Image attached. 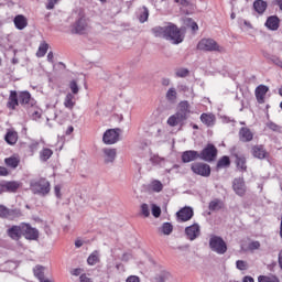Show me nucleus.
<instances>
[{
    "instance_id": "1",
    "label": "nucleus",
    "mask_w": 282,
    "mask_h": 282,
    "mask_svg": "<svg viewBox=\"0 0 282 282\" xmlns=\"http://www.w3.org/2000/svg\"><path fill=\"white\" fill-rule=\"evenodd\" d=\"M152 33L158 39L171 41L174 45H180V43L184 41L182 31L175 24H170L167 26H155L152 29Z\"/></svg>"
},
{
    "instance_id": "2",
    "label": "nucleus",
    "mask_w": 282,
    "mask_h": 282,
    "mask_svg": "<svg viewBox=\"0 0 282 282\" xmlns=\"http://www.w3.org/2000/svg\"><path fill=\"white\" fill-rule=\"evenodd\" d=\"M189 113L191 104H188V101H181L178 104V110L167 119L169 127H177V124H182V122L188 120Z\"/></svg>"
},
{
    "instance_id": "3",
    "label": "nucleus",
    "mask_w": 282,
    "mask_h": 282,
    "mask_svg": "<svg viewBox=\"0 0 282 282\" xmlns=\"http://www.w3.org/2000/svg\"><path fill=\"white\" fill-rule=\"evenodd\" d=\"M30 188L34 195H41L42 197L50 195V191H52L50 181H47V178L32 181L30 183Z\"/></svg>"
},
{
    "instance_id": "4",
    "label": "nucleus",
    "mask_w": 282,
    "mask_h": 282,
    "mask_svg": "<svg viewBox=\"0 0 282 282\" xmlns=\"http://www.w3.org/2000/svg\"><path fill=\"white\" fill-rule=\"evenodd\" d=\"M89 28V19L85 15V11H79L78 18L72 25V34H86Z\"/></svg>"
},
{
    "instance_id": "5",
    "label": "nucleus",
    "mask_w": 282,
    "mask_h": 282,
    "mask_svg": "<svg viewBox=\"0 0 282 282\" xmlns=\"http://www.w3.org/2000/svg\"><path fill=\"white\" fill-rule=\"evenodd\" d=\"M217 153L219 151L217 150V147L213 143H208L202 151L198 153L199 160H203V162H215L217 160Z\"/></svg>"
},
{
    "instance_id": "6",
    "label": "nucleus",
    "mask_w": 282,
    "mask_h": 282,
    "mask_svg": "<svg viewBox=\"0 0 282 282\" xmlns=\"http://www.w3.org/2000/svg\"><path fill=\"white\" fill-rule=\"evenodd\" d=\"M197 50L203 52H224V47L219 46L213 39H203L197 44Z\"/></svg>"
},
{
    "instance_id": "7",
    "label": "nucleus",
    "mask_w": 282,
    "mask_h": 282,
    "mask_svg": "<svg viewBox=\"0 0 282 282\" xmlns=\"http://www.w3.org/2000/svg\"><path fill=\"white\" fill-rule=\"evenodd\" d=\"M191 171L194 175H199L200 177H210L212 169L208 163L194 162L191 164Z\"/></svg>"
},
{
    "instance_id": "8",
    "label": "nucleus",
    "mask_w": 282,
    "mask_h": 282,
    "mask_svg": "<svg viewBox=\"0 0 282 282\" xmlns=\"http://www.w3.org/2000/svg\"><path fill=\"white\" fill-rule=\"evenodd\" d=\"M22 237L28 239V241H39V229L32 227V225L28 223H22Z\"/></svg>"
},
{
    "instance_id": "9",
    "label": "nucleus",
    "mask_w": 282,
    "mask_h": 282,
    "mask_svg": "<svg viewBox=\"0 0 282 282\" xmlns=\"http://www.w3.org/2000/svg\"><path fill=\"white\" fill-rule=\"evenodd\" d=\"M120 129H108L102 137L104 144H116L120 140Z\"/></svg>"
},
{
    "instance_id": "10",
    "label": "nucleus",
    "mask_w": 282,
    "mask_h": 282,
    "mask_svg": "<svg viewBox=\"0 0 282 282\" xmlns=\"http://www.w3.org/2000/svg\"><path fill=\"white\" fill-rule=\"evenodd\" d=\"M21 182L19 181H7L0 183V193H17L21 188Z\"/></svg>"
},
{
    "instance_id": "11",
    "label": "nucleus",
    "mask_w": 282,
    "mask_h": 282,
    "mask_svg": "<svg viewBox=\"0 0 282 282\" xmlns=\"http://www.w3.org/2000/svg\"><path fill=\"white\" fill-rule=\"evenodd\" d=\"M8 237L13 239V241H19L23 237V223L20 225H13L7 230Z\"/></svg>"
},
{
    "instance_id": "12",
    "label": "nucleus",
    "mask_w": 282,
    "mask_h": 282,
    "mask_svg": "<svg viewBox=\"0 0 282 282\" xmlns=\"http://www.w3.org/2000/svg\"><path fill=\"white\" fill-rule=\"evenodd\" d=\"M185 235L189 241H195L199 235H202V228L199 224L194 223L192 226L185 228Z\"/></svg>"
},
{
    "instance_id": "13",
    "label": "nucleus",
    "mask_w": 282,
    "mask_h": 282,
    "mask_svg": "<svg viewBox=\"0 0 282 282\" xmlns=\"http://www.w3.org/2000/svg\"><path fill=\"white\" fill-rule=\"evenodd\" d=\"M251 155L257 160H265L270 154L263 144H257L251 148Z\"/></svg>"
},
{
    "instance_id": "14",
    "label": "nucleus",
    "mask_w": 282,
    "mask_h": 282,
    "mask_svg": "<svg viewBox=\"0 0 282 282\" xmlns=\"http://www.w3.org/2000/svg\"><path fill=\"white\" fill-rule=\"evenodd\" d=\"M18 98L22 107H25L26 109L28 107H34V99H32V95L30 94V91L28 90L21 91L18 95Z\"/></svg>"
},
{
    "instance_id": "15",
    "label": "nucleus",
    "mask_w": 282,
    "mask_h": 282,
    "mask_svg": "<svg viewBox=\"0 0 282 282\" xmlns=\"http://www.w3.org/2000/svg\"><path fill=\"white\" fill-rule=\"evenodd\" d=\"M193 215H195V213L192 207H183L176 213L178 221H191V219H193Z\"/></svg>"
},
{
    "instance_id": "16",
    "label": "nucleus",
    "mask_w": 282,
    "mask_h": 282,
    "mask_svg": "<svg viewBox=\"0 0 282 282\" xmlns=\"http://www.w3.org/2000/svg\"><path fill=\"white\" fill-rule=\"evenodd\" d=\"M181 160L183 164H188L199 160V152L195 150H187L182 153Z\"/></svg>"
},
{
    "instance_id": "17",
    "label": "nucleus",
    "mask_w": 282,
    "mask_h": 282,
    "mask_svg": "<svg viewBox=\"0 0 282 282\" xmlns=\"http://www.w3.org/2000/svg\"><path fill=\"white\" fill-rule=\"evenodd\" d=\"M232 188L236 195L243 197L246 195V182H243V178H235L232 182Z\"/></svg>"
},
{
    "instance_id": "18",
    "label": "nucleus",
    "mask_w": 282,
    "mask_h": 282,
    "mask_svg": "<svg viewBox=\"0 0 282 282\" xmlns=\"http://www.w3.org/2000/svg\"><path fill=\"white\" fill-rule=\"evenodd\" d=\"M239 140L240 142H252L254 140V133L248 127H242L239 130Z\"/></svg>"
},
{
    "instance_id": "19",
    "label": "nucleus",
    "mask_w": 282,
    "mask_h": 282,
    "mask_svg": "<svg viewBox=\"0 0 282 282\" xmlns=\"http://www.w3.org/2000/svg\"><path fill=\"white\" fill-rule=\"evenodd\" d=\"M19 94L17 93V90H11L7 102V108L11 111H14V109L19 107Z\"/></svg>"
},
{
    "instance_id": "20",
    "label": "nucleus",
    "mask_w": 282,
    "mask_h": 282,
    "mask_svg": "<svg viewBox=\"0 0 282 282\" xmlns=\"http://www.w3.org/2000/svg\"><path fill=\"white\" fill-rule=\"evenodd\" d=\"M268 91H270V88L265 85H259L256 88V98L259 105H263V102H265V94H268Z\"/></svg>"
},
{
    "instance_id": "21",
    "label": "nucleus",
    "mask_w": 282,
    "mask_h": 282,
    "mask_svg": "<svg viewBox=\"0 0 282 282\" xmlns=\"http://www.w3.org/2000/svg\"><path fill=\"white\" fill-rule=\"evenodd\" d=\"M105 164L113 163L116 161V155L118 151L111 148L102 149Z\"/></svg>"
},
{
    "instance_id": "22",
    "label": "nucleus",
    "mask_w": 282,
    "mask_h": 282,
    "mask_svg": "<svg viewBox=\"0 0 282 282\" xmlns=\"http://www.w3.org/2000/svg\"><path fill=\"white\" fill-rule=\"evenodd\" d=\"M281 24V19L276 15H270L265 21V28L271 30L272 32H276L279 30V25Z\"/></svg>"
},
{
    "instance_id": "23",
    "label": "nucleus",
    "mask_w": 282,
    "mask_h": 282,
    "mask_svg": "<svg viewBox=\"0 0 282 282\" xmlns=\"http://www.w3.org/2000/svg\"><path fill=\"white\" fill-rule=\"evenodd\" d=\"M209 248H228V246L224 238L214 235L209 239Z\"/></svg>"
},
{
    "instance_id": "24",
    "label": "nucleus",
    "mask_w": 282,
    "mask_h": 282,
    "mask_svg": "<svg viewBox=\"0 0 282 282\" xmlns=\"http://www.w3.org/2000/svg\"><path fill=\"white\" fill-rule=\"evenodd\" d=\"M13 23L17 30H25V28H28V18L23 14H18L14 17Z\"/></svg>"
},
{
    "instance_id": "25",
    "label": "nucleus",
    "mask_w": 282,
    "mask_h": 282,
    "mask_svg": "<svg viewBox=\"0 0 282 282\" xmlns=\"http://www.w3.org/2000/svg\"><path fill=\"white\" fill-rule=\"evenodd\" d=\"M23 217V212L21 210V208H8L7 207V218L9 221H14V219H19Z\"/></svg>"
},
{
    "instance_id": "26",
    "label": "nucleus",
    "mask_w": 282,
    "mask_h": 282,
    "mask_svg": "<svg viewBox=\"0 0 282 282\" xmlns=\"http://www.w3.org/2000/svg\"><path fill=\"white\" fill-rule=\"evenodd\" d=\"M234 158H236V166L238 171H241L242 173L248 171L247 160L243 155H239L237 153L232 154Z\"/></svg>"
},
{
    "instance_id": "27",
    "label": "nucleus",
    "mask_w": 282,
    "mask_h": 282,
    "mask_svg": "<svg viewBox=\"0 0 282 282\" xmlns=\"http://www.w3.org/2000/svg\"><path fill=\"white\" fill-rule=\"evenodd\" d=\"M253 10L258 14H264L265 10H268V2L265 0H256V1H253Z\"/></svg>"
},
{
    "instance_id": "28",
    "label": "nucleus",
    "mask_w": 282,
    "mask_h": 282,
    "mask_svg": "<svg viewBox=\"0 0 282 282\" xmlns=\"http://www.w3.org/2000/svg\"><path fill=\"white\" fill-rule=\"evenodd\" d=\"M215 115L213 113H202L200 115V122H203V124H205L206 127H215Z\"/></svg>"
},
{
    "instance_id": "29",
    "label": "nucleus",
    "mask_w": 282,
    "mask_h": 282,
    "mask_svg": "<svg viewBox=\"0 0 282 282\" xmlns=\"http://www.w3.org/2000/svg\"><path fill=\"white\" fill-rule=\"evenodd\" d=\"M64 107L66 109H69L72 111V109H74V107H76V101L74 100V95L72 93H68L64 99Z\"/></svg>"
},
{
    "instance_id": "30",
    "label": "nucleus",
    "mask_w": 282,
    "mask_h": 282,
    "mask_svg": "<svg viewBox=\"0 0 282 282\" xmlns=\"http://www.w3.org/2000/svg\"><path fill=\"white\" fill-rule=\"evenodd\" d=\"M228 166H230V156L228 155L221 156L216 164L217 171L220 169H228Z\"/></svg>"
},
{
    "instance_id": "31",
    "label": "nucleus",
    "mask_w": 282,
    "mask_h": 282,
    "mask_svg": "<svg viewBox=\"0 0 282 282\" xmlns=\"http://www.w3.org/2000/svg\"><path fill=\"white\" fill-rule=\"evenodd\" d=\"M34 276L39 279V281L45 280V267L37 264L33 269Z\"/></svg>"
},
{
    "instance_id": "32",
    "label": "nucleus",
    "mask_w": 282,
    "mask_h": 282,
    "mask_svg": "<svg viewBox=\"0 0 282 282\" xmlns=\"http://www.w3.org/2000/svg\"><path fill=\"white\" fill-rule=\"evenodd\" d=\"M4 140L7 144H17V141L19 140V134H17V132L14 131H9L7 132Z\"/></svg>"
},
{
    "instance_id": "33",
    "label": "nucleus",
    "mask_w": 282,
    "mask_h": 282,
    "mask_svg": "<svg viewBox=\"0 0 282 282\" xmlns=\"http://www.w3.org/2000/svg\"><path fill=\"white\" fill-rule=\"evenodd\" d=\"M88 265H96V263H100V252L95 250L87 259Z\"/></svg>"
},
{
    "instance_id": "34",
    "label": "nucleus",
    "mask_w": 282,
    "mask_h": 282,
    "mask_svg": "<svg viewBox=\"0 0 282 282\" xmlns=\"http://www.w3.org/2000/svg\"><path fill=\"white\" fill-rule=\"evenodd\" d=\"M52 155H54V151H52V149H50V148H44L40 152V160H41V162H47V160H50V158H52Z\"/></svg>"
},
{
    "instance_id": "35",
    "label": "nucleus",
    "mask_w": 282,
    "mask_h": 282,
    "mask_svg": "<svg viewBox=\"0 0 282 282\" xmlns=\"http://www.w3.org/2000/svg\"><path fill=\"white\" fill-rule=\"evenodd\" d=\"M19 162L21 161L17 156L4 159V164H7L10 169H17V166H19Z\"/></svg>"
},
{
    "instance_id": "36",
    "label": "nucleus",
    "mask_w": 282,
    "mask_h": 282,
    "mask_svg": "<svg viewBox=\"0 0 282 282\" xmlns=\"http://www.w3.org/2000/svg\"><path fill=\"white\" fill-rule=\"evenodd\" d=\"M170 278H171V273H169L166 271H162L161 273H159L154 276V281L155 282H166V281H169Z\"/></svg>"
},
{
    "instance_id": "37",
    "label": "nucleus",
    "mask_w": 282,
    "mask_h": 282,
    "mask_svg": "<svg viewBox=\"0 0 282 282\" xmlns=\"http://www.w3.org/2000/svg\"><path fill=\"white\" fill-rule=\"evenodd\" d=\"M165 98L170 102H175V100H177V90L175 88H170L165 95Z\"/></svg>"
},
{
    "instance_id": "38",
    "label": "nucleus",
    "mask_w": 282,
    "mask_h": 282,
    "mask_svg": "<svg viewBox=\"0 0 282 282\" xmlns=\"http://www.w3.org/2000/svg\"><path fill=\"white\" fill-rule=\"evenodd\" d=\"M258 282H281L276 275H259Z\"/></svg>"
},
{
    "instance_id": "39",
    "label": "nucleus",
    "mask_w": 282,
    "mask_h": 282,
    "mask_svg": "<svg viewBox=\"0 0 282 282\" xmlns=\"http://www.w3.org/2000/svg\"><path fill=\"white\" fill-rule=\"evenodd\" d=\"M191 75V70L188 68H176L175 76L176 78H186Z\"/></svg>"
},
{
    "instance_id": "40",
    "label": "nucleus",
    "mask_w": 282,
    "mask_h": 282,
    "mask_svg": "<svg viewBox=\"0 0 282 282\" xmlns=\"http://www.w3.org/2000/svg\"><path fill=\"white\" fill-rule=\"evenodd\" d=\"M47 50H50V44L48 43H45L43 42L40 47H39V51L36 53V56H39L40 58L45 56V54H47Z\"/></svg>"
},
{
    "instance_id": "41",
    "label": "nucleus",
    "mask_w": 282,
    "mask_h": 282,
    "mask_svg": "<svg viewBox=\"0 0 282 282\" xmlns=\"http://www.w3.org/2000/svg\"><path fill=\"white\" fill-rule=\"evenodd\" d=\"M151 188L154 193H162L164 185L162 184V182L154 180L151 183Z\"/></svg>"
},
{
    "instance_id": "42",
    "label": "nucleus",
    "mask_w": 282,
    "mask_h": 282,
    "mask_svg": "<svg viewBox=\"0 0 282 282\" xmlns=\"http://www.w3.org/2000/svg\"><path fill=\"white\" fill-rule=\"evenodd\" d=\"M209 210H221V200L214 199L209 203Z\"/></svg>"
},
{
    "instance_id": "43",
    "label": "nucleus",
    "mask_w": 282,
    "mask_h": 282,
    "mask_svg": "<svg viewBox=\"0 0 282 282\" xmlns=\"http://www.w3.org/2000/svg\"><path fill=\"white\" fill-rule=\"evenodd\" d=\"M89 243H91V241L87 238H77L75 240L76 248H83V246H89Z\"/></svg>"
},
{
    "instance_id": "44",
    "label": "nucleus",
    "mask_w": 282,
    "mask_h": 282,
    "mask_svg": "<svg viewBox=\"0 0 282 282\" xmlns=\"http://www.w3.org/2000/svg\"><path fill=\"white\" fill-rule=\"evenodd\" d=\"M161 230L163 235H171V232H173V225L171 223H164Z\"/></svg>"
},
{
    "instance_id": "45",
    "label": "nucleus",
    "mask_w": 282,
    "mask_h": 282,
    "mask_svg": "<svg viewBox=\"0 0 282 282\" xmlns=\"http://www.w3.org/2000/svg\"><path fill=\"white\" fill-rule=\"evenodd\" d=\"M139 21L141 23H144V22L149 21V9L147 7H143V12L139 18Z\"/></svg>"
},
{
    "instance_id": "46",
    "label": "nucleus",
    "mask_w": 282,
    "mask_h": 282,
    "mask_svg": "<svg viewBox=\"0 0 282 282\" xmlns=\"http://www.w3.org/2000/svg\"><path fill=\"white\" fill-rule=\"evenodd\" d=\"M141 215H143V217H150L151 215V210L149 209V205L147 203L141 205Z\"/></svg>"
},
{
    "instance_id": "47",
    "label": "nucleus",
    "mask_w": 282,
    "mask_h": 282,
    "mask_svg": "<svg viewBox=\"0 0 282 282\" xmlns=\"http://www.w3.org/2000/svg\"><path fill=\"white\" fill-rule=\"evenodd\" d=\"M236 268H237L238 270H241V271L248 270V262H246V261H243V260H238V261L236 262Z\"/></svg>"
},
{
    "instance_id": "48",
    "label": "nucleus",
    "mask_w": 282,
    "mask_h": 282,
    "mask_svg": "<svg viewBox=\"0 0 282 282\" xmlns=\"http://www.w3.org/2000/svg\"><path fill=\"white\" fill-rule=\"evenodd\" d=\"M69 89L72 90V94L76 95L78 94V91H80V88H78V84L76 83V80H72L69 83Z\"/></svg>"
},
{
    "instance_id": "49",
    "label": "nucleus",
    "mask_w": 282,
    "mask_h": 282,
    "mask_svg": "<svg viewBox=\"0 0 282 282\" xmlns=\"http://www.w3.org/2000/svg\"><path fill=\"white\" fill-rule=\"evenodd\" d=\"M153 217H160L162 215V209L158 205H152Z\"/></svg>"
},
{
    "instance_id": "50",
    "label": "nucleus",
    "mask_w": 282,
    "mask_h": 282,
    "mask_svg": "<svg viewBox=\"0 0 282 282\" xmlns=\"http://www.w3.org/2000/svg\"><path fill=\"white\" fill-rule=\"evenodd\" d=\"M8 207L6 205H0V219H7Z\"/></svg>"
},
{
    "instance_id": "51",
    "label": "nucleus",
    "mask_w": 282,
    "mask_h": 282,
    "mask_svg": "<svg viewBox=\"0 0 282 282\" xmlns=\"http://www.w3.org/2000/svg\"><path fill=\"white\" fill-rule=\"evenodd\" d=\"M61 0H47L46 10H54L56 3Z\"/></svg>"
},
{
    "instance_id": "52",
    "label": "nucleus",
    "mask_w": 282,
    "mask_h": 282,
    "mask_svg": "<svg viewBox=\"0 0 282 282\" xmlns=\"http://www.w3.org/2000/svg\"><path fill=\"white\" fill-rule=\"evenodd\" d=\"M8 175H10L8 169L4 166H0V177H8Z\"/></svg>"
},
{
    "instance_id": "53",
    "label": "nucleus",
    "mask_w": 282,
    "mask_h": 282,
    "mask_svg": "<svg viewBox=\"0 0 282 282\" xmlns=\"http://www.w3.org/2000/svg\"><path fill=\"white\" fill-rule=\"evenodd\" d=\"M268 129H270L271 131H279V126L274 122H269L267 123Z\"/></svg>"
},
{
    "instance_id": "54",
    "label": "nucleus",
    "mask_w": 282,
    "mask_h": 282,
    "mask_svg": "<svg viewBox=\"0 0 282 282\" xmlns=\"http://www.w3.org/2000/svg\"><path fill=\"white\" fill-rule=\"evenodd\" d=\"M54 193H55V195H56V198H57V199H61V197L63 196V195L61 194V185H55V186H54Z\"/></svg>"
},
{
    "instance_id": "55",
    "label": "nucleus",
    "mask_w": 282,
    "mask_h": 282,
    "mask_svg": "<svg viewBox=\"0 0 282 282\" xmlns=\"http://www.w3.org/2000/svg\"><path fill=\"white\" fill-rule=\"evenodd\" d=\"M70 274H73V276H80V274H83V269H80V268L73 269L70 271Z\"/></svg>"
},
{
    "instance_id": "56",
    "label": "nucleus",
    "mask_w": 282,
    "mask_h": 282,
    "mask_svg": "<svg viewBox=\"0 0 282 282\" xmlns=\"http://www.w3.org/2000/svg\"><path fill=\"white\" fill-rule=\"evenodd\" d=\"M29 149H30V151H31V153H34V151H37V149H39V142H33V143H31L30 145H29Z\"/></svg>"
},
{
    "instance_id": "57",
    "label": "nucleus",
    "mask_w": 282,
    "mask_h": 282,
    "mask_svg": "<svg viewBox=\"0 0 282 282\" xmlns=\"http://www.w3.org/2000/svg\"><path fill=\"white\" fill-rule=\"evenodd\" d=\"M214 252H217V254H226V251L228 248H213Z\"/></svg>"
},
{
    "instance_id": "58",
    "label": "nucleus",
    "mask_w": 282,
    "mask_h": 282,
    "mask_svg": "<svg viewBox=\"0 0 282 282\" xmlns=\"http://www.w3.org/2000/svg\"><path fill=\"white\" fill-rule=\"evenodd\" d=\"M175 3H180L181 6H183V8H188V6H191V2H188V0H175Z\"/></svg>"
},
{
    "instance_id": "59",
    "label": "nucleus",
    "mask_w": 282,
    "mask_h": 282,
    "mask_svg": "<svg viewBox=\"0 0 282 282\" xmlns=\"http://www.w3.org/2000/svg\"><path fill=\"white\" fill-rule=\"evenodd\" d=\"M79 281L80 282H94V281H91V278H88L87 274H85V273L79 276Z\"/></svg>"
},
{
    "instance_id": "60",
    "label": "nucleus",
    "mask_w": 282,
    "mask_h": 282,
    "mask_svg": "<svg viewBox=\"0 0 282 282\" xmlns=\"http://www.w3.org/2000/svg\"><path fill=\"white\" fill-rule=\"evenodd\" d=\"M272 63H274V65H278V67L282 68V61H281V58H279L276 56H273Z\"/></svg>"
},
{
    "instance_id": "61",
    "label": "nucleus",
    "mask_w": 282,
    "mask_h": 282,
    "mask_svg": "<svg viewBox=\"0 0 282 282\" xmlns=\"http://www.w3.org/2000/svg\"><path fill=\"white\" fill-rule=\"evenodd\" d=\"M126 282H140V278L137 275H130Z\"/></svg>"
},
{
    "instance_id": "62",
    "label": "nucleus",
    "mask_w": 282,
    "mask_h": 282,
    "mask_svg": "<svg viewBox=\"0 0 282 282\" xmlns=\"http://www.w3.org/2000/svg\"><path fill=\"white\" fill-rule=\"evenodd\" d=\"M249 248H261V242H259V241H252V242L249 245Z\"/></svg>"
},
{
    "instance_id": "63",
    "label": "nucleus",
    "mask_w": 282,
    "mask_h": 282,
    "mask_svg": "<svg viewBox=\"0 0 282 282\" xmlns=\"http://www.w3.org/2000/svg\"><path fill=\"white\" fill-rule=\"evenodd\" d=\"M32 118L33 120H39V118H41V112L35 110L33 113H32Z\"/></svg>"
},
{
    "instance_id": "64",
    "label": "nucleus",
    "mask_w": 282,
    "mask_h": 282,
    "mask_svg": "<svg viewBox=\"0 0 282 282\" xmlns=\"http://www.w3.org/2000/svg\"><path fill=\"white\" fill-rule=\"evenodd\" d=\"M242 282H254V278H252L250 275H246V276H243Z\"/></svg>"
}]
</instances>
